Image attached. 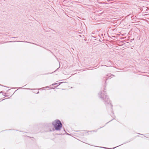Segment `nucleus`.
<instances>
[{
  "label": "nucleus",
  "mask_w": 149,
  "mask_h": 149,
  "mask_svg": "<svg viewBox=\"0 0 149 149\" xmlns=\"http://www.w3.org/2000/svg\"><path fill=\"white\" fill-rule=\"evenodd\" d=\"M99 95L100 98L103 100L105 105L106 106H107V105H109L111 107V115L112 117H113L114 113L112 109L113 106L110 103V100L107 95L105 91H101L99 94Z\"/></svg>",
  "instance_id": "obj_1"
},
{
  "label": "nucleus",
  "mask_w": 149,
  "mask_h": 149,
  "mask_svg": "<svg viewBox=\"0 0 149 149\" xmlns=\"http://www.w3.org/2000/svg\"><path fill=\"white\" fill-rule=\"evenodd\" d=\"M52 124L54 126L55 130L57 131L60 130L62 127V124L59 120H56L52 122Z\"/></svg>",
  "instance_id": "obj_2"
},
{
  "label": "nucleus",
  "mask_w": 149,
  "mask_h": 149,
  "mask_svg": "<svg viewBox=\"0 0 149 149\" xmlns=\"http://www.w3.org/2000/svg\"><path fill=\"white\" fill-rule=\"evenodd\" d=\"M64 82H59L58 83V85L57 86H54V87H55V88H56V87H57L58 86L60 85L61 84L63 83H64Z\"/></svg>",
  "instance_id": "obj_3"
},
{
  "label": "nucleus",
  "mask_w": 149,
  "mask_h": 149,
  "mask_svg": "<svg viewBox=\"0 0 149 149\" xmlns=\"http://www.w3.org/2000/svg\"><path fill=\"white\" fill-rule=\"evenodd\" d=\"M54 130H55V129H54V128H52V130H50V131H54Z\"/></svg>",
  "instance_id": "obj_4"
},
{
  "label": "nucleus",
  "mask_w": 149,
  "mask_h": 149,
  "mask_svg": "<svg viewBox=\"0 0 149 149\" xmlns=\"http://www.w3.org/2000/svg\"><path fill=\"white\" fill-rule=\"evenodd\" d=\"M39 93V91H38V90H37L36 91V92L35 93Z\"/></svg>",
  "instance_id": "obj_5"
},
{
  "label": "nucleus",
  "mask_w": 149,
  "mask_h": 149,
  "mask_svg": "<svg viewBox=\"0 0 149 149\" xmlns=\"http://www.w3.org/2000/svg\"><path fill=\"white\" fill-rule=\"evenodd\" d=\"M6 94V93H3V96H5V97H6V95H5Z\"/></svg>",
  "instance_id": "obj_6"
},
{
  "label": "nucleus",
  "mask_w": 149,
  "mask_h": 149,
  "mask_svg": "<svg viewBox=\"0 0 149 149\" xmlns=\"http://www.w3.org/2000/svg\"><path fill=\"white\" fill-rule=\"evenodd\" d=\"M107 79H106V80H105V85H105V86H106V81H107ZM105 86V87L106 86Z\"/></svg>",
  "instance_id": "obj_7"
},
{
  "label": "nucleus",
  "mask_w": 149,
  "mask_h": 149,
  "mask_svg": "<svg viewBox=\"0 0 149 149\" xmlns=\"http://www.w3.org/2000/svg\"><path fill=\"white\" fill-rule=\"evenodd\" d=\"M124 144V143H123V144H120V145H119V146H116V147H115V148H116V147H118V146H120V145H123V144Z\"/></svg>",
  "instance_id": "obj_8"
},
{
  "label": "nucleus",
  "mask_w": 149,
  "mask_h": 149,
  "mask_svg": "<svg viewBox=\"0 0 149 149\" xmlns=\"http://www.w3.org/2000/svg\"><path fill=\"white\" fill-rule=\"evenodd\" d=\"M56 85V84H55V83H54V84H52V86H54V85Z\"/></svg>",
  "instance_id": "obj_9"
},
{
  "label": "nucleus",
  "mask_w": 149,
  "mask_h": 149,
  "mask_svg": "<svg viewBox=\"0 0 149 149\" xmlns=\"http://www.w3.org/2000/svg\"><path fill=\"white\" fill-rule=\"evenodd\" d=\"M101 66H106L107 67L106 65H102Z\"/></svg>",
  "instance_id": "obj_10"
},
{
  "label": "nucleus",
  "mask_w": 149,
  "mask_h": 149,
  "mask_svg": "<svg viewBox=\"0 0 149 149\" xmlns=\"http://www.w3.org/2000/svg\"><path fill=\"white\" fill-rule=\"evenodd\" d=\"M102 148H105V149H109L108 148H106V147H102Z\"/></svg>",
  "instance_id": "obj_11"
},
{
  "label": "nucleus",
  "mask_w": 149,
  "mask_h": 149,
  "mask_svg": "<svg viewBox=\"0 0 149 149\" xmlns=\"http://www.w3.org/2000/svg\"><path fill=\"white\" fill-rule=\"evenodd\" d=\"M28 89H29V90H34V89H30V88H28Z\"/></svg>",
  "instance_id": "obj_12"
},
{
  "label": "nucleus",
  "mask_w": 149,
  "mask_h": 149,
  "mask_svg": "<svg viewBox=\"0 0 149 149\" xmlns=\"http://www.w3.org/2000/svg\"><path fill=\"white\" fill-rule=\"evenodd\" d=\"M21 42V41H14V42ZM23 41H21V42H23Z\"/></svg>",
  "instance_id": "obj_13"
},
{
  "label": "nucleus",
  "mask_w": 149,
  "mask_h": 149,
  "mask_svg": "<svg viewBox=\"0 0 149 149\" xmlns=\"http://www.w3.org/2000/svg\"><path fill=\"white\" fill-rule=\"evenodd\" d=\"M30 43H31L33 44H34V43H31V42H30ZM35 45H36V44H35ZM36 45H37V44H36Z\"/></svg>",
  "instance_id": "obj_14"
},
{
  "label": "nucleus",
  "mask_w": 149,
  "mask_h": 149,
  "mask_svg": "<svg viewBox=\"0 0 149 149\" xmlns=\"http://www.w3.org/2000/svg\"><path fill=\"white\" fill-rule=\"evenodd\" d=\"M59 68H57V69L56 70L54 71V72L56 71Z\"/></svg>",
  "instance_id": "obj_15"
},
{
  "label": "nucleus",
  "mask_w": 149,
  "mask_h": 149,
  "mask_svg": "<svg viewBox=\"0 0 149 149\" xmlns=\"http://www.w3.org/2000/svg\"><path fill=\"white\" fill-rule=\"evenodd\" d=\"M93 131L94 132H96V131L95 130H93Z\"/></svg>",
  "instance_id": "obj_16"
},
{
  "label": "nucleus",
  "mask_w": 149,
  "mask_h": 149,
  "mask_svg": "<svg viewBox=\"0 0 149 149\" xmlns=\"http://www.w3.org/2000/svg\"><path fill=\"white\" fill-rule=\"evenodd\" d=\"M13 42L12 41H10L8 42Z\"/></svg>",
  "instance_id": "obj_17"
},
{
  "label": "nucleus",
  "mask_w": 149,
  "mask_h": 149,
  "mask_svg": "<svg viewBox=\"0 0 149 149\" xmlns=\"http://www.w3.org/2000/svg\"><path fill=\"white\" fill-rule=\"evenodd\" d=\"M91 35H92V34H93H93H94V33H91Z\"/></svg>",
  "instance_id": "obj_18"
},
{
  "label": "nucleus",
  "mask_w": 149,
  "mask_h": 149,
  "mask_svg": "<svg viewBox=\"0 0 149 149\" xmlns=\"http://www.w3.org/2000/svg\"><path fill=\"white\" fill-rule=\"evenodd\" d=\"M92 36L93 37V38H95V37H94V36H92Z\"/></svg>",
  "instance_id": "obj_19"
},
{
  "label": "nucleus",
  "mask_w": 149,
  "mask_h": 149,
  "mask_svg": "<svg viewBox=\"0 0 149 149\" xmlns=\"http://www.w3.org/2000/svg\"><path fill=\"white\" fill-rule=\"evenodd\" d=\"M111 76H114L113 75V74H112V75H111Z\"/></svg>",
  "instance_id": "obj_20"
},
{
  "label": "nucleus",
  "mask_w": 149,
  "mask_h": 149,
  "mask_svg": "<svg viewBox=\"0 0 149 149\" xmlns=\"http://www.w3.org/2000/svg\"><path fill=\"white\" fill-rule=\"evenodd\" d=\"M56 85L58 84V83H56Z\"/></svg>",
  "instance_id": "obj_21"
},
{
  "label": "nucleus",
  "mask_w": 149,
  "mask_h": 149,
  "mask_svg": "<svg viewBox=\"0 0 149 149\" xmlns=\"http://www.w3.org/2000/svg\"><path fill=\"white\" fill-rule=\"evenodd\" d=\"M2 93V91H1L0 92V93Z\"/></svg>",
  "instance_id": "obj_22"
},
{
  "label": "nucleus",
  "mask_w": 149,
  "mask_h": 149,
  "mask_svg": "<svg viewBox=\"0 0 149 149\" xmlns=\"http://www.w3.org/2000/svg\"><path fill=\"white\" fill-rule=\"evenodd\" d=\"M6 98L5 99H7L8 98Z\"/></svg>",
  "instance_id": "obj_23"
},
{
  "label": "nucleus",
  "mask_w": 149,
  "mask_h": 149,
  "mask_svg": "<svg viewBox=\"0 0 149 149\" xmlns=\"http://www.w3.org/2000/svg\"><path fill=\"white\" fill-rule=\"evenodd\" d=\"M67 134H68V135H69V134H68V133H67Z\"/></svg>",
  "instance_id": "obj_24"
},
{
  "label": "nucleus",
  "mask_w": 149,
  "mask_h": 149,
  "mask_svg": "<svg viewBox=\"0 0 149 149\" xmlns=\"http://www.w3.org/2000/svg\"><path fill=\"white\" fill-rule=\"evenodd\" d=\"M141 134V135H142V134Z\"/></svg>",
  "instance_id": "obj_25"
},
{
  "label": "nucleus",
  "mask_w": 149,
  "mask_h": 149,
  "mask_svg": "<svg viewBox=\"0 0 149 149\" xmlns=\"http://www.w3.org/2000/svg\"><path fill=\"white\" fill-rule=\"evenodd\" d=\"M27 42V41H26V42Z\"/></svg>",
  "instance_id": "obj_26"
},
{
  "label": "nucleus",
  "mask_w": 149,
  "mask_h": 149,
  "mask_svg": "<svg viewBox=\"0 0 149 149\" xmlns=\"http://www.w3.org/2000/svg\"><path fill=\"white\" fill-rule=\"evenodd\" d=\"M64 131H65V129H64Z\"/></svg>",
  "instance_id": "obj_27"
},
{
  "label": "nucleus",
  "mask_w": 149,
  "mask_h": 149,
  "mask_svg": "<svg viewBox=\"0 0 149 149\" xmlns=\"http://www.w3.org/2000/svg\"><path fill=\"white\" fill-rule=\"evenodd\" d=\"M5 99H3V100H5Z\"/></svg>",
  "instance_id": "obj_28"
},
{
  "label": "nucleus",
  "mask_w": 149,
  "mask_h": 149,
  "mask_svg": "<svg viewBox=\"0 0 149 149\" xmlns=\"http://www.w3.org/2000/svg\"><path fill=\"white\" fill-rule=\"evenodd\" d=\"M102 127H100V128H101Z\"/></svg>",
  "instance_id": "obj_29"
}]
</instances>
